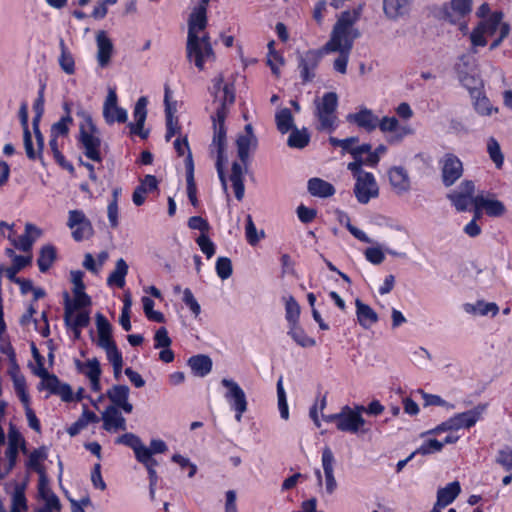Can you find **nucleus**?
Segmentation results:
<instances>
[{"label":"nucleus","instance_id":"obj_55","mask_svg":"<svg viewBox=\"0 0 512 512\" xmlns=\"http://www.w3.org/2000/svg\"><path fill=\"white\" fill-rule=\"evenodd\" d=\"M60 49L59 65L61 69L67 74H73L75 71L74 59L62 39L60 40Z\"/></svg>","mask_w":512,"mask_h":512},{"label":"nucleus","instance_id":"obj_2","mask_svg":"<svg viewBox=\"0 0 512 512\" xmlns=\"http://www.w3.org/2000/svg\"><path fill=\"white\" fill-rule=\"evenodd\" d=\"M226 117L227 116H225L223 106L219 111H215V113L211 115V120L213 123V138L209 146L210 152H216L217 154L215 166L219 180L221 181L225 191H227V180L224 172V163L227 161V157L225 155L227 147V129L225 126Z\"/></svg>","mask_w":512,"mask_h":512},{"label":"nucleus","instance_id":"obj_63","mask_svg":"<svg viewBox=\"0 0 512 512\" xmlns=\"http://www.w3.org/2000/svg\"><path fill=\"white\" fill-rule=\"evenodd\" d=\"M73 122L70 115L63 116L58 122L51 127V135L54 137L65 136L69 132V125Z\"/></svg>","mask_w":512,"mask_h":512},{"label":"nucleus","instance_id":"obj_23","mask_svg":"<svg viewBox=\"0 0 512 512\" xmlns=\"http://www.w3.org/2000/svg\"><path fill=\"white\" fill-rule=\"evenodd\" d=\"M159 181L151 174L145 175L139 180V185L136 186L132 194V201L136 206H141L145 203L147 193L158 190Z\"/></svg>","mask_w":512,"mask_h":512},{"label":"nucleus","instance_id":"obj_16","mask_svg":"<svg viewBox=\"0 0 512 512\" xmlns=\"http://www.w3.org/2000/svg\"><path fill=\"white\" fill-rule=\"evenodd\" d=\"M39 507L35 512H60L61 503L57 495L49 488L48 482H39Z\"/></svg>","mask_w":512,"mask_h":512},{"label":"nucleus","instance_id":"obj_40","mask_svg":"<svg viewBox=\"0 0 512 512\" xmlns=\"http://www.w3.org/2000/svg\"><path fill=\"white\" fill-rule=\"evenodd\" d=\"M147 105L148 98L146 96H141L140 98H138L133 109V116L135 122H129L127 126H134L138 129L144 127L148 114Z\"/></svg>","mask_w":512,"mask_h":512},{"label":"nucleus","instance_id":"obj_28","mask_svg":"<svg viewBox=\"0 0 512 512\" xmlns=\"http://www.w3.org/2000/svg\"><path fill=\"white\" fill-rule=\"evenodd\" d=\"M355 306L358 323L364 329H369L378 321L379 318L377 313L360 299L357 298L355 300Z\"/></svg>","mask_w":512,"mask_h":512},{"label":"nucleus","instance_id":"obj_1","mask_svg":"<svg viewBox=\"0 0 512 512\" xmlns=\"http://www.w3.org/2000/svg\"><path fill=\"white\" fill-rule=\"evenodd\" d=\"M84 273L80 270L70 272L72 283V295L63 292L64 320L67 327L71 328L76 338L80 336V329L89 323L88 308L92 305L91 297L85 292L83 281Z\"/></svg>","mask_w":512,"mask_h":512},{"label":"nucleus","instance_id":"obj_13","mask_svg":"<svg viewBox=\"0 0 512 512\" xmlns=\"http://www.w3.org/2000/svg\"><path fill=\"white\" fill-rule=\"evenodd\" d=\"M67 226L72 229L74 240L81 241L93 235V226L80 210L69 211Z\"/></svg>","mask_w":512,"mask_h":512},{"label":"nucleus","instance_id":"obj_64","mask_svg":"<svg viewBox=\"0 0 512 512\" xmlns=\"http://www.w3.org/2000/svg\"><path fill=\"white\" fill-rule=\"evenodd\" d=\"M172 461L179 465V467L185 471L187 470V476L189 478H192L195 476L197 472V466L193 463H191L190 459L187 457H184L180 454H174L172 456Z\"/></svg>","mask_w":512,"mask_h":512},{"label":"nucleus","instance_id":"obj_50","mask_svg":"<svg viewBox=\"0 0 512 512\" xmlns=\"http://www.w3.org/2000/svg\"><path fill=\"white\" fill-rule=\"evenodd\" d=\"M473 100V106L475 111L484 116H489L493 111H497V108H494L490 103V100L486 97V95L480 92L478 95L471 96Z\"/></svg>","mask_w":512,"mask_h":512},{"label":"nucleus","instance_id":"obj_37","mask_svg":"<svg viewBox=\"0 0 512 512\" xmlns=\"http://www.w3.org/2000/svg\"><path fill=\"white\" fill-rule=\"evenodd\" d=\"M128 273V265L123 258H120L116 262L115 269L111 272L107 278V284L109 286H117L123 288L125 285V277Z\"/></svg>","mask_w":512,"mask_h":512},{"label":"nucleus","instance_id":"obj_25","mask_svg":"<svg viewBox=\"0 0 512 512\" xmlns=\"http://www.w3.org/2000/svg\"><path fill=\"white\" fill-rule=\"evenodd\" d=\"M485 409V404H479L473 409L454 415L451 418L455 424V429L459 430L462 428H470L474 426L480 420Z\"/></svg>","mask_w":512,"mask_h":512},{"label":"nucleus","instance_id":"obj_39","mask_svg":"<svg viewBox=\"0 0 512 512\" xmlns=\"http://www.w3.org/2000/svg\"><path fill=\"white\" fill-rule=\"evenodd\" d=\"M288 335L301 347L308 348L316 345L314 338L309 337L298 323L289 325Z\"/></svg>","mask_w":512,"mask_h":512},{"label":"nucleus","instance_id":"obj_43","mask_svg":"<svg viewBox=\"0 0 512 512\" xmlns=\"http://www.w3.org/2000/svg\"><path fill=\"white\" fill-rule=\"evenodd\" d=\"M34 373L41 378L38 389H46L50 394H54L61 381L54 374H50L45 368L34 370Z\"/></svg>","mask_w":512,"mask_h":512},{"label":"nucleus","instance_id":"obj_45","mask_svg":"<svg viewBox=\"0 0 512 512\" xmlns=\"http://www.w3.org/2000/svg\"><path fill=\"white\" fill-rule=\"evenodd\" d=\"M56 259V249L54 246L48 244L41 248L37 264L41 272H46L50 269Z\"/></svg>","mask_w":512,"mask_h":512},{"label":"nucleus","instance_id":"obj_8","mask_svg":"<svg viewBox=\"0 0 512 512\" xmlns=\"http://www.w3.org/2000/svg\"><path fill=\"white\" fill-rule=\"evenodd\" d=\"M186 52L187 59L189 61H194L195 66L199 70L204 69L205 60L215 58L208 33L202 35L201 37L197 34V41L193 47H190L189 35H187Z\"/></svg>","mask_w":512,"mask_h":512},{"label":"nucleus","instance_id":"obj_24","mask_svg":"<svg viewBox=\"0 0 512 512\" xmlns=\"http://www.w3.org/2000/svg\"><path fill=\"white\" fill-rule=\"evenodd\" d=\"M474 207L476 208V213L484 210L490 217H501L506 212L503 202L497 199H489L483 195L475 196Z\"/></svg>","mask_w":512,"mask_h":512},{"label":"nucleus","instance_id":"obj_9","mask_svg":"<svg viewBox=\"0 0 512 512\" xmlns=\"http://www.w3.org/2000/svg\"><path fill=\"white\" fill-rule=\"evenodd\" d=\"M221 384L227 389L224 396L231 408L236 412L235 419L241 421L242 415L247 411L248 406L244 390L232 379L223 378Z\"/></svg>","mask_w":512,"mask_h":512},{"label":"nucleus","instance_id":"obj_41","mask_svg":"<svg viewBox=\"0 0 512 512\" xmlns=\"http://www.w3.org/2000/svg\"><path fill=\"white\" fill-rule=\"evenodd\" d=\"M258 139L249 138L243 135H238L236 139L237 154L240 161L246 165L249 160V149H256Z\"/></svg>","mask_w":512,"mask_h":512},{"label":"nucleus","instance_id":"obj_15","mask_svg":"<svg viewBox=\"0 0 512 512\" xmlns=\"http://www.w3.org/2000/svg\"><path fill=\"white\" fill-rule=\"evenodd\" d=\"M129 393L130 389L127 385H113L106 392V396L111 402L109 406L119 408L127 414L131 413L133 405L129 402Z\"/></svg>","mask_w":512,"mask_h":512},{"label":"nucleus","instance_id":"obj_48","mask_svg":"<svg viewBox=\"0 0 512 512\" xmlns=\"http://www.w3.org/2000/svg\"><path fill=\"white\" fill-rule=\"evenodd\" d=\"M11 374L18 397L23 404H27L29 402V395L26 391V381L24 376L19 373V368L17 367L16 369L14 366H12Z\"/></svg>","mask_w":512,"mask_h":512},{"label":"nucleus","instance_id":"obj_12","mask_svg":"<svg viewBox=\"0 0 512 512\" xmlns=\"http://www.w3.org/2000/svg\"><path fill=\"white\" fill-rule=\"evenodd\" d=\"M475 183L472 180H464L458 190L447 194V199L459 212L467 211L470 204L474 205Z\"/></svg>","mask_w":512,"mask_h":512},{"label":"nucleus","instance_id":"obj_46","mask_svg":"<svg viewBox=\"0 0 512 512\" xmlns=\"http://www.w3.org/2000/svg\"><path fill=\"white\" fill-rule=\"evenodd\" d=\"M464 310L467 313H473V314H480V315H488L489 313L492 314V316H495L499 312V307L496 303H485L484 301H478L476 304H470L466 303L464 305Z\"/></svg>","mask_w":512,"mask_h":512},{"label":"nucleus","instance_id":"obj_10","mask_svg":"<svg viewBox=\"0 0 512 512\" xmlns=\"http://www.w3.org/2000/svg\"><path fill=\"white\" fill-rule=\"evenodd\" d=\"M441 180L445 187L453 186L463 175V163L453 153H446L439 161Z\"/></svg>","mask_w":512,"mask_h":512},{"label":"nucleus","instance_id":"obj_59","mask_svg":"<svg viewBox=\"0 0 512 512\" xmlns=\"http://www.w3.org/2000/svg\"><path fill=\"white\" fill-rule=\"evenodd\" d=\"M135 458L143 465H158L153 457L151 449L143 444V442L134 450Z\"/></svg>","mask_w":512,"mask_h":512},{"label":"nucleus","instance_id":"obj_19","mask_svg":"<svg viewBox=\"0 0 512 512\" xmlns=\"http://www.w3.org/2000/svg\"><path fill=\"white\" fill-rule=\"evenodd\" d=\"M207 26V10L196 6L188 20L189 45L193 47L197 41V31L204 30Z\"/></svg>","mask_w":512,"mask_h":512},{"label":"nucleus","instance_id":"obj_30","mask_svg":"<svg viewBox=\"0 0 512 512\" xmlns=\"http://www.w3.org/2000/svg\"><path fill=\"white\" fill-rule=\"evenodd\" d=\"M185 169H186V183H187V196L190 203L197 207L199 201L197 199V187L194 179V161L192 153H189L185 159Z\"/></svg>","mask_w":512,"mask_h":512},{"label":"nucleus","instance_id":"obj_26","mask_svg":"<svg viewBox=\"0 0 512 512\" xmlns=\"http://www.w3.org/2000/svg\"><path fill=\"white\" fill-rule=\"evenodd\" d=\"M42 235V230L39 229L37 226H35L32 223H26L25 225V232L21 236H19L18 240L12 239V244L19 250L23 252H30L32 249V246L34 242L40 238Z\"/></svg>","mask_w":512,"mask_h":512},{"label":"nucleus","instance_id":"obj_60","mask_svg":"<svg viewBox=\"0 0 512 512\" xmlns=\"http://www.w3.org/2000/svg\"><path fill=\"white\" fill-rule=\"evenodd\" d=\"M455 69L459 81L463 79V76H471V74H477L474 62H471L466 56L460 57V63L456 65Z\"/></svg>","mask_w":512,"mask_h":512},{"label":"nucleus","instance_id":"obj_58","mask_svg":"<svg viewBox=\"0 0 512 512\" xmlns=\"http://www.w3.org/2000/svg\"><path fill=\"white\" fill-rule=\"evenodd\" d=\"M364 165V160L354 159L353 162H350L347 166V169L351 171L353 177L355 180L358 178H364L366 180V183L370 184L373 183V174L371 172H366L362 169V166Z\"/></svg>","mask_w":512,"mask_h":512},{"label":"nucleus","instance_id":"obj_57","mask_svg":"<svg viewBox=\"0 0 512 512\" xmlns=\"http://www.w3.org/2000/svg\"><path fill=\"white\" fill-rule=\"evenodd\" d=\"M277 398H278V409L280 416L284 420L289 419V408L287 403L286 392L283 387V377L280 376L277 381Z\"/></svg>","mask_w":512,"mask_h":512},{"label":"nucleus","instance_id":"obj_47","mask_svg":"<svg viewBox=\"0 0 512 512\" xmlns=\"http://www.w3.org/2000/svg\"><path fill=\"white\" fill-rule=\"evenodd\" d=\"M285 301V318L288 322V326L299 322L300 317V305L293 296L283 297Z\"/></svg>","mask_w":512,"mask_h":512},{"label":"nucleus","instance_id":"obj_31","mask_svg":"<svg viewBox=\"0 0 512 512\" xmlns=\"http://www.w3.org/2000/svg\"><path fill=\"white\" fill-rule=\"evenodd\" d=\"M193 374L198 377H205L212 370V359L208 355L198 354L191 356L187 362Z\"/></svg>","mask_w":512,"mask_h":512},{"label":"nucleus","instance_id":"obj_38","mask_svg":"<svg viewBox=\"0 0 512 512\" xmlns=\"http://www.w3.org/2000/svg\"><path fill=\"white\" fill-rule=\"evenodd\" d=\"M95 421L96 416L94 412L90 411L87 404L83 403V412L81 417L67 429V432L70 436H75L85 429L89 423H94Z\"/></svg>","mask_w":512,"mask_h":512},{"label":"nucleus","instance_id":"obj_42","mask_svg":"<svg viewBox=\"0 0 512 512\" xmlns=\"http://www.w3.org/2000/svg\"><path fill=\"white\" fill-rule=\"evenodd\" d=\"M291 133L287 140L290 148L303 149L310 142V134L306 128L298 129L296 126L290 130Z\"/></svg>","mask_w":512,"mask_h":512},{"label":"nucleus","instance_id":"obj_52","mask_svg":"<svg viewBox=\"0 0 512 512\" xmlns=\"http://www.w3.org/2000/svg\"><path fill=\"white\" fill-rule=\"evenodd\" d=\"M459 82L468 90L470 97L478 95L483 91V81L478 73L471 74V76H463V79Z\"/></svg>","mask_w":512,"mask_h":512},{"label":"nucleus","instance_id":"obj_18","mask_svg":"<svg viewBox=\"0 0 512 512\" xmlns=\"http://www.w3.org/2000/svg\"><path fill=\"white\" fill-rule=\"evenodd\" d=\"M390 185L397 195H403L411 189L408 171L402 166H393L388 170Z\"/></svg>","mask_w":512,"mask_h":512},{"label":"nucleus","instance_id":"obj_6","mask_svg":"<svg viewBox=\"0 0 512 512\" xmlns=\"http://www.w3.org/2000/svg\"><path fill=\"white\" fill-rule=\"evenodd\" d=\"M77 116L81 119L79 123V143L85 151V155L96 161V141L94 137L95 126L90 113L79 108Z\"/></svg>","mask_w":512,"mask_h":512},{"label":"nucleus","instance_id":"obj_44","mask_svg":"<svg viewBox=\"0 0 512 512\" xmlns=\"http://www.w3.org/2000/svg\"><path fill=\"white\" fill-rule=\"evenodd\" d=\"M275 122L281 134H286L295 127L294 117L288 108H282L275 114Z\"/></svg>","mask_w":512,"mask_h":512},{"label":"nucleus","instance_id":"obj_11","mask_svg":"<svg viewBox=\"0 0 512 512\" xmlns=\"http://www.w3.org/2000/svg\"><path fill=\"white\" fill-rule=\"evenodd\" d=\"M102 115L108 125H113L116 122L126 123L128 120L127 110L118 106V96L115 87H108V94L103 103Z\"/></svg>","mask_w":512,"mask_h":512},{"label":"nucleus","instance_id":"obj_4","mask_svg":"<svg viewBox=\"0 0 512 512\" xmlns=\"http://www.w3.org/2000/svg\"><path fill=\"white\" fill-rule=\"evenodd\" d=\"M361 8L354 9L353 11L346 10L341 13L337 22L335 23L330 40L325 44V49L332 52L341 49V45L349 40L351 27L360 17Z\"/></svg>","mask_w":512,"mask_h":512},{"label":"nucleus","instance_id":"obj_33","mask_svg":"<svg viewBox=\"0 0 512 512\" xmlns=\"http://www.w3.org/2000/svg\"><path fill=\"white\" fill-rule=\"evenodd\" d=\"M460 492L459 482H450L447 486L438 490L436 506L443 508L448 506L458 497Z\"/></svg>","mask_w":512,"mask_h":512},{"label":"nucleus","instance_id":"obj_5","mask_svg":"<svg viewBox=\"0 0 512 512\" xmlns=\"http://www.w3.org/2000/svg\"><path fill=\"white\" fill-rule=\"evenodd\" d=\"M331 52L325 49V45L320 49H310L305 52H296L297 69L303 84L312 82L316 77V69L323 56Z\"/></svg>","mask_w":512,"mask_h":512},{"label":"nucleus","instance_id":"obj_32","mask_svg":"<svg viewBox=\"0 0 512 512\" xmlns=\"http://www.w3.org/2000/svg\"><path fill=\"white\" fill-rule=\"evenodd\" d=\"M307 189L312 196L320 198L331 197L336 192L331 183L317 177L308 180Z\"/></svg>","mask_w":512,"mask_h":512},{"label":"nucleus","instance_id":"obj_51","mask_svg":"<svg viewBox=\"0 0 512 512\" xmlns=\"http://www.w3.org/2000/svg\"><path fill=\"white\" fill-rule=\"evenodd\" d=\"M75 364L77 369L89 378L91 388L96 390V358L89 359L86 362L76 360Z\"/></svg>","mask_w":512,"mask_h":512},{"label":"nucleus","instance_id":"obj_53","mask_svg":"<svg viewBox=\"0 0 512 512\" xmlns=\"http://www.w3.org/2000/svg\"><path fill=\"white\" fill-rule=\"evenodd\" d=\"M487 152L495 166L500 169L504 163V155L501 151L500 144L494 137H490L487 141Z\"/></svg>","mask_w":512,"mask_h":512},{"label":"nucleus","instance_id":"obj_14","mask_svg":"<svg viewBox=\"0 0 512 512\" xmlns=\"http://www.w3.org/2000/svg\"><path fill=\"white\" fill-rule=\"evenodd\" d=\"M365 424V419L359 412H354L353 408L345 405L341 408L340 419L337 423V429L342 432L357 433Z\"/></svg>","mask_w":512,"mask_h":512},{"label":"nucleus","instance_id":"obj_54","mask_svg":"<svg viewBox=\"0 0 512 512\" xmlns=\"http://www.w3.org/2000/svg\"><path fill=\"white\" fill-rule=\"evenodd\" d=\"M503 18V13L500 11L493 12L486 20L481 21L478 26L482 27L484 32L488 35H493L499 28Z\"/></svg>","mask_w":512,"mask_h":512},{"label":"nucleus","instance_id":"obj_27","mask_svg":"<svg viewBox=\"0 0 512 512\" xmlns=\"http://www.w3.org/2000/svg\"><path fill=\"white\" fill-rule=\"evenodd\" d=\"M373 183H366L364 178H358L354 186V194L357 201L361 204H367L372 198L379 195V187L373 176Z\"/></svg>","mask_w":512,"mask_h":512},{"label":"nucleus","instance_id":"obj_49","mask_svg":"<svg viewBox=\"0 0 512 512\" xmlns=\"http://www.w3.org/2000/svg\"><path fill=\"white\" fill-rule=\"evenodd\" d=\"M351 49H352L351 40H346V43L341 45V49L337 51V52H339V56L335 59L334 64H333L335 71H337L341 74L346 73L348 59H349V53H350Z\"/></svg>","mask_w":512,"mask_h":512},{"label":"nucleus","instance_id":"obj_7","mask_svg":"<svg viewBox=\"0 0 512 512\" xmlns=\"http://www.w3.org/2000/svg\"><path fill=\"white\" fill-rule=\"evenodd\" d=\"M338 106V96L335 92H327L323 95L320 103L317 104V117L319 130L332 132L335 129L336 116L334 115Z\"/></svg>","mask_w":512,"mask_h":512},{"label":"nucleus","instance_id":"obj_61","mask_svg":"<svg viewBox=\"0 0 512 512\" xmlns=\"http://www.w3.org/2000/svg\"><path fill=\"white\" fill-rule=\"evenodd\" d=\"M334 455L329 447L322 452V466L325 473V480H335L333 472Z\"/></svg>","mask_w":512,"mask_h":512},{"label":"nucleus","instance_id":"obj_17","mask_svg":"<svg viewBox=\"0 0 512 512\" xmlns=\"http://www.w3.org/2000/svg\"><path fill=\"white\" fill-rule=\"evenodd\" d=\"M473 0H451L450 6L444 7V19L456 24L472 11Z\"/></svg>","mask_w":512,"mask_h":512},{"label":"nucleus","instance_id":"obj_21","mask_svg":"<svg viewBox=\"0 0 512 512\" xmlns=\"http://www.w3.org/2000/svg\"><path fill=\"white\" fill-rule=\"evenodd\" d=\"M346 120L349 123L356 124L359 128H362L367 132L374 131L378 125V117L374 115L371 109L366 107L360 108L356 113L348 114L346 116Z\"/></svg>","mask_w":512,"mask_h":512},{"label":"nucleus","instance_id":"obj_62","mask_svg":"<svg viewBox=\"0 0 512 512\" xmlns=\"http://www.w3.org/2000/svg\"><path fill=\"white\" fill-rule=\"evenodd\" d=\"M215 268L218 277L222 280L228 279L233 273L232 262L228 257H218Z\"/></svg>","mask_w":512,"mask_h":512},{"label":"nucleus","instance_id":"obj_22","mask_svg":"<svg viewBox=\"0 0 512 512\" xmlns=\"http://www.w3.org/2000/svg\"><path fill=\"white\" fill-rule=\"evenodd\" d=\"M115 48L112 40L103 30H98V68H107L111 64Z\"/></svg>","mask_w":512,"mask_h":512},{"label":"nucleus","instance_id":"obj_34","mask_svg":"<svg viewBox=\"0 0 512 512\" xmlns=\"http://www.w3.org/2000/svg\"><path fill=\"white\" fill-rule=\"evenodd\" d=\"M412 0H383V10L390 19H397L408 12Z\"/></svg>","mask_w":512,"mask_h":512},{"label":"nucleus","instance_id":"obj_29","mask_svg":"<svg viewBox=\"0 0 512 512\" xmlns=\"http://www.w3.org/2000/svg\"><path fill=\"white\" fill-rule=\"evenodd\" d=\"M113 327L108 319L98 313V347L105 349L116 344L112 337Z\"/></svg>","mask_w":512,"mask_h":512},{"label":"nucleus","instance_id":"obj_3","mask_svg":"<svg viewBox=\"0 0 512 512\" xmlns=\"http://www.w3.org/2000/svg\"><path fill=\"white\" fill-rule=\"evenodd\" d=\"M22 482H0V512H24L27 510Z\"/></svg>","mask_w":512,"mask_h":512},{"label":"nucleus","instance_id":"obj_35","mask_svg":"<svg viewBox=\"0 0 512 512\" xmlns=\"http://www.w3.org/2000/svg\"><path fill=\"white\" fill-rule=\"evenodd\" d=\"M230 180L232 182L236 199L241 201L244 197L245 186L243 179V169L241 164L237 161L232 163Z\"/></svg>","mask_w":512,"mask_h":512},{"label":"nucleus","instance_id":"obj_20","mask_svg":"<svg viewBox=\"0 0 512 512\" xmlns=\"http://www.w3.org/2000/svg\"><path fill=\"white\" fill-rule=\"evenodd\" d=\"M120 410L114 406H107L102 412L101 419L103 421V428L106 431L118 432L126 430V420Z\"/></svg>","mask_w":512,"mask_h":512},{"label":"nucleus","instance_id":"obj_56","mask_svg":"<svg viewBox=\"0 0 512 512\" xmlns=\"http://www.w3.org/2000/svg\"><path fill=\"white\" fill-rule=\"evenodd\" d=\"M223 96L217 103L215 111H219L223 106V110L225 112V116L228 115V105H232L235 102V88L233 84H224L223 86Z\"/></svg>","mask_w":512,"mask_h":512},{"label":"nucleus","instance_id":"obj_36","mask_svg":"<svg viewBox=\"0 0 512 512\" xmlns=\"http://www.w3.org/2000/svg\"><path fill=\"white\" fill-rule=\"evenodd\" d=\"M46 459V453L44 449H35L28 456L26 466L28 470L35 471L39 474V480H46V475L42 467L43 461Z\"/></svg>","mask_w":512,"mask_h":512}]
</instances>
